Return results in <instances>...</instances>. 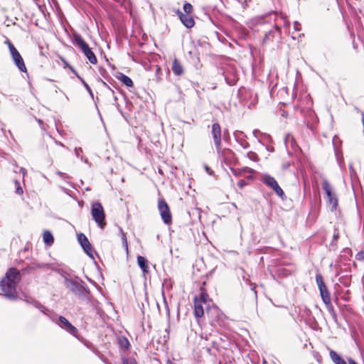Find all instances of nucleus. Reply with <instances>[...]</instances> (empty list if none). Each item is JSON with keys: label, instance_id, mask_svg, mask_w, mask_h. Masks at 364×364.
I'll return each instance as SVG.
<instances>
[{"label": "nucleus", "instance_id": "f257e3e1", "mask_svg": "<svg viewBox=\"0 0 364 364\" xmlns=\"http://www.w3.org/2000/svg\"><path fill=\"white\" fill-rule=\"evenodd\" d=\"M20 279V272L16 268L8 269L0 281V291L7 299L15 300L18 297L16 285Z\"/></svg>", "mask_w": 364, "mask_h": 364}, {"label": "nucleus", "instance_id": "f03ea898", "mask_svg": "<svg viewBox=\"0 0 364 364\" xmlns=\"http://www.w3.org/2000/svg\"><path fill=\"white\" fill-rule=\"evenodd\" d=\"M204 285H205V282L203 283V286L200 288V294L198 296H196L193 299V314L198 318L203 317L204 315L203 305L207 304L208 301H211L206 289L203 287Z\"/></svg>", "mask_w": 364, "mask_h": 364}, {"label": "nucleus", "instance_id": "7ed1b4c3", "mask_svg": "<svg viewBox=\"0 0 364 364\" xmlns=\"http://www.w3.org/2000/svg\"><path fill=\"white\" fill-rule=\"evenodd\" d=\"M73 40L74 43L83 53L88 61L92 65H96L97 63V58L83 38L78 33H74L73 35Z\"/></svg>", "mask_w": 364, "mask_h": 364}, {"label": "nucleus", "instance_id": "20e7f679", "mask_svg": "<svg viewBox=\"0 0 364 364\" xmlns=\"http://www.w3.org/2000/svg\"><path fill=\"white\" fill-rule=\"evenodd\" d=\"M91 215L92 219L101 228L104 229L107 225L105 213L102 205L100 202H95L91 206Z\"/></svg>", "mask_w": 364, "mask_h": 364}, {"label": "nucleus", "instance_id": "39448f33", "mask_svg": "<svg viewBox=\"0 0 364 364\" xmlns=\"http://www.w3.org/2000/svg\"><path fill=\"white\" fill-rule=\"evenodd\" d=\"M4 43L8 46L11 55L12 57L13 60L14 61L15 65L21 71L26 73L27 71L26 66L24 63L22 56L21 55L18 50L15 48L13 43L8 38H6Z\"/></svg>", "mask_w": 364, "mask_h": 364}, {"label": "nucleus", "instance_id": "423d86ee", "mask_svg": "<svg viewBox=\"0 0 364 364\" xmlns=\"http://www.w3.org/2000/svg\"><path fill=\"white\" fill-rule=\"evenodd\" d=\"M158 209L163 222L166 225H170L173 220L172 214L170 210V207L164 198H159Z\"/></svg>", "mask_w": 364, "mask_h": 364}, {"label": "nucleus", "instance_id": "0eeeda50", "mask_svg": "<svg viewBox=\"0 0 364 364\" xmlns=\"http://www.w3.org/2000/svg\"><path fill=\"white\" fill-rule=\"evenodd\" d=\"M211 134L213 138L215 148L218 153L221 150V127L219 123L216 122L212 125Z\"/></svg>", "mask_w": 364, "mask_h": 364}, {"label": "nucleus", "instance_id": "6e6552de", "mask_svg": "<svg viewBox=\"0 0 364 364\" xmlns=\"http://www.w3.org/2000/svg\"><path fill=\"white\" fill-rule=\"evenodd\" d=\"M322 187L328 197L331 210H336L338 204V200L335 195L332 193L331 187L327 181H323Z\"/></svg>", "mask_w": 364, "mask_h": 364}, {"label": "nucleus", "instance_id": "1a4fd4ad", "mask_svg": "<svg viewBox=\"0 0 364 364\" xmlns=\"http://www.w3.org/2000/svg\"><path fill=\"white\" fill-rule=\"evenodd\" d=\"M181 23L187 28H191L195 26V21L192 14H183L180 10L176 12Z\"/></svg>", "mask_w": 364, "mask_h": 364}, {"label": "nucleus", "instance_id": "9d476101", "mask_svg": "<svg viewBox=\"0 0 364 364\" xmlns=\"http://www.w3.org/2000/svg\"><path fill=\"white\" fill-rule=\"evenodd\" d=\"M77 240L83 248L84 251L89 256H92V248L87 237L83 233L77 234Z\"/></svg>", "mask_w": 364, "mask_h": 364}, {"label": "nucleus", "instance_id": "9b49d317", "mask_svg": "<svg viewBox=\"0 0 364 364\" xmlns=\"http://www.w3.org/2000/svg\"><path fill=\"white\" fill-rule=\"evenodd\" d=\"M59 321L61 323V327L68 331L70 333L73 335H75L77 333V329L73 326L68 320L63 316L59 317Z\"/></svg>", "mask_w": 364, "mask_h": 364}, {"label": "nucleus", "instance_id": "f8f14e48", "mask_svg": "<svg viewBox=\"0 0 364 364\" xmlns=\"http://www.w3.org/2000/svg\"><path fill=\"white\" fill-rule=\"evenodd\" d=\"M171 70L176 76H181L184 73L183 64L177 58L173 60Z\"/></svg>", "mask_w": 364, "mask_h": 364}, {"label": "nucleus", "instance_id": "ddd939ff", "mask_svg": "<svg viewBox=\"0 0 364 364\" xmlns=\"http://www.w3.org/2000/svg\"><path fill=\"white\" fill-rule=\"evenodd\" d=\"M137 264L141 269L144 274H146L149 272L148 261L145 257L140 255L138 256Z\"/></svg>", "mask_w": 364, "mask_h": 364}, {"label": "nucleus", "instance_id": "4468645a", "mask_svg": "<svg viewBox=\"0 0 364 364\" xmlns=\"http://www.w3.org/2000/svg\"><path fill=\"white\" fill-rule=\"evenodd\" d=\"M117 78L127 87H132L134 85L132 80L129 76L123 73H120L119 76H118Z\"/></svg>", "mask_w": 364, "mask_h": 364}, {"label": "nucleus", "instance_id": "2eb2a0df", "mask_svg": "<svg viewBox=\"0 0 364 364\" xmlns=\"http://www.w3.org/2000/svg\"><path fill=\"white\" fill-rule=\"evenodd\" d=\"M320 294L322 298V300L326 304H328L331 303V297L330 294L327 289V287L322 288L321 289H319Z\"/></svg>", "mask_w": 364, "mask_h": 364}, {"label": "nucleus", "instance_id": "dca6fc26", "mask_svg": "<svg viewBox=\"0 0 364 364\" xmlns=\"http://www.w3.org/2000/svg\"><path fill=\"white\" fill-rule=\"evenodd\" d=\"M330 357L335 364H347L334 350L330 351Z\"/></svg>", "mask_w": 364, "mask_h": 364}, {"label": "nucleus", "instance_id": "f3484780", "mask_svg": "<svg viewBox=\"0 0 364 364\" xmlns=\"http://www.w3.org/2000/svg\"><path fill=\"white\" fill-rule=\"evenodd\" d=\"M43 237L44 242L48 245H51L54 242V238L52 233L48 230L44 231Z\"/></svg>", "mask_w": 364, "mask_h": 364}, {"label": "nucleus", "instance_id": "a211bd4d", "mask_svg": "<svg viewBox=\"0 0 364 364\" xmlns=\"http://www.w3.org/2000/svg\"><path fill=\"white\" fill-rule=\"evenodd\" d=\"M264 182L273 190L278 186L276 180L269 176H265L264 178Z\"/></svg>", "mask_w": 364, "mask_h": 364}, {"label": "nucleus", "instance_id": "6ab92c4d", "mask_svg": "<svg viewBox=\"0 0 364 364\" xmlns=\"http://www.w3.org/2000/svg\"><path fill=\"white\" fill-rule=\"evenodd\" d=\"M119 343L120 347L125 350H127L130 346L129 341L124 337L119 339Z\"/></svg>", "mask_w": 364, "mask_h": 364}, {"label": "nucleus", "instance_id": "aec40b11", "mask_svg": "<svg viewBox=\"0 0 364 364\" xmlns=\"http://www.w3.org/2000/svg\"><path fill=\"white\" fill-rule=\"evenodd\" d=\"M183 14H192L193 13V7L190 3H185L183 6Z\"/></svg>", "mask_w": 364, "mask_h": 364}, {"label": "nucleus", "instance_id": "412c9836", "mask_svg": "<svg viewBox=\"0 0 364 364\" xmlns=\"http://www.w3.org/2000/svg\"><path fill=\"white\" fill-rule=\"evenodd\" d=\"M316 283L318 284V287L319 289H321L322 288L326 287V285L324 284L323 277H322V276L321 274H317L316 276Z\"/></svg>", "mask_w": 364, "mask_h": 364}, {"label": "nucleus", "instance_id": "4be33fe9", "mask_svg": "<svg viewBox=\"0 0 364 364\" xmlns=\"http://www.w3.org/2000/svg\"><path fill=\"white\" fill-rule=\"evenodd\" d=\"M249 178H250V176H247V179H240L237 181V186L240 188H242L245 186H247L249 184V183H248Z\"/></svg>", "mask_w": 364, "mask_h": 364}, {"label": "nucleus", "instance_id": "5701e85b", "mask_svg": "<svg viewBox=\"0 0 364 364\" xmlns=\"http://www.w3.org/2000/svg\"><path fill=\"white\" fill-rule=\"evenodd\" d=\"M60 58L64 64V68H68L73 73H76L75 70L68 63V61L64 58L60 57Z\"/></svg>", "mask_w": 364, "mask_h": 364}, {"label": "nucleus", "instance_id": "b1692460", "mask_svg": "<svg viewBox=\"0 0 364 364\" xmlns=\"http://www.w3.org/2000/svg\"><path fill=\"white\" fill-rule=\"evenodd\" d=\"M274 191L281 198H282L284 196V191L279 187V185L276 188H274Z\"/></svg>", "mask_w": 364, "mask_h": 364}, {"label": "nucleus", "instance_id": "393cba45", "mask_svg": "<svg viewBox=\"0 0 364 364\" xmlns=\"http://www.w3.org/2000/svg\"><path fill=\"white\" fill-rule=\"evenodd\" d=\"M122 364H137V363L134 358H132V359L123 358Z\"/></svg>", "mask_w": 364, "mask_h": 364}, {"label": "nucleus", "instance_id": "a878e982", "mask_svg": "<svg viewBox=\"0 0 364 364\" xmlns=\"http://www.w3.org/2000/svg\"><path fill=\"white\" fill-rule=\"evenodd\" d=\"M15 184L16 186V193L18 194V195H22L23 191V188L20 186V183L19 182H18L17 181H15Z\"/></svg>", "mask_w": 364, "mask_h": 364}, {"label": "nucleus", "instance_id": "bb28decb", "mask_svg": "<svg viewBox=\"0 0 364 364\" xmlns=\"http://www.w3.org/2000/svg\"><path fill=\"white\" fill-rule=\"evenodd\" d=\"M239 141L243 149H247L249 146V143L246 139H240Z\"/></svg>", "mask_w": 364, "mask_h": 364}, {"label": "nucleus", "instance_id": "cd10ccee", "mask_svg": "<svg viewBox=\"0 0 364 364\" xmlns=\"http://www.w3.org/2000/svg\"><path fill=\"white\" fill-rule=\"evenodd\" d=\"M122 241L124 246L125 247V249L127 252H128V243H127V239L125 233H122Z\"/></svg>", "mask_w": 364, "mask_h": 364}, {"label": "nucleus", "instance_id": "c85d7f7f", "mask_svg": "<svg viewBox=\"0 0 364 364\" xmlns=\"http://www.w3.org/2000/svg\"><path fill=\"white\" fill-rule=\"evenodd\" d=\"M214 310L217 313L219 311V309L217 306H213V308L206 307V312L208 314L211 310Z\"/></svg>", "mask_w": 364, "mask_h": 364}, {"label": "nucleus", "instance_id": "c756f323", "mask_svg": "<svg viewBox=\"0 0 364 364\" xmlns=\"http://www.w3.org/2000/svg\"><path fill=\"white\" fill-rule=\"evenodd\" d=\"M356 258L358 259H364V253L362 252H358L356 255Z\"/></svg>", "mask_w": 364, "mask_h": 364}, {"label": "nucleus", "instance_id": "7c9ffc66", "mask_svg": "<svg viewBox=\"0 0 364 364\" xmlns=\"http://www.w3.org/2000/svg\"><path fill=\"white\" fill-rule=\"evenodd\" d=\"M82 83L89 93L92 94V90L90 86L84 80H82Z\"/></svg>", "mask_w": 364, "mask_h": 364}, {"label": "nucleus", "instance_id": "2f4dec72", "mask_svg": "<svg viewBox=\"0 0 364 364\" xmlns=\"http://www.w3.org/2000/svg\"><path fill=\"white\" fill-rule=\"evenodd\" d=\"M294 28L296 31H299L301 29V25L298 22H295L294 25Z\"/></svg>", "mask_w": 364, "mask_h": 364}, {"label": "nucleus", "instance_id": "473e14b6", "mask_svg": "<svg viewBox=\"0 0 364 364\" xmlns=\"http://www.w3.org/2000/svg\"><path fill=\"white\" fill-rule=\"evenodd\" d=\"M251 159H252V161H258L257 155L255 153H253V152H252Z\"/></svg>", "mask_w": 364, "mask_h": 364}, {"label": "nucleus", "instance_id": "72a5a7b5", "mask_svg": "<svg viewBox=\"0 0 364 364\" xmlns=\"http://www.w3.org/2000/svg\"><path fill=\"white\" fill-rule=\"evenodd\" d=\"M348 364H357L355 360H353L352 358L348 359Z\"/></svg>", "mask_w": 364, "mask_h": 364}, {"label": "nucleus", "instance_id": "f704fd0d", "mask_svg": "<svg viewBox=\"0 0 364 364\" xmlns=\"http://www.w3.org/2000/svg\"><path fill=\"white\" fill-rule=\"evenodd\" d=\"M223 153H224V154L228 153V154H232V151H231L230 149H227V150H224V151H223Z\"/></svg>", "mask_w": 364, "mask_h": 364}, {"label": "nucleus", "instance_id": "c9c22d12", "mask_svg": "<svg viewBox=\"0 0 364 364\" xmlns=\"http://www.w3.org/2000/svg\"><path fill=\"white\" fill-rule=\"evenodd\" d=\"M166 364H175V363H173L171 360L168 359L166 361Z\"/></svg>", "mask_w": 364, "mask_h": 364}, {"label": "nucleus", "instance_id": "e433bc0d", "mask_svg": "<svg viewBox=\"0 0 364 364\" xmlns=\"http://www.w3.org/2000/svg\"><path fill=\"white\" fill-rule=\"evenodd\" d=\"M205 170L207 171V172H208V173H210V168L208 166H205Z\"/></svg>", "mask_w": 364, "mask_h": 364}, {"label": "nucleus", "instance_id": "4c0bfd02", "mask_svg": "<svg viewBox=\"0 0 364 364\" xmlns=\"http://www.w3.org/2000/svg\"><path fill=\"white\" fill-rule=\"evenodd\" d=\"M114 1H116V2H118V3H123V1L124 0H114Z\"/></svg>", "mask_w": 364, "mask_h": 364}, {"label": "nucleus", "instance_id": "58836bf2", "mask_svg": "<svg viewBox=\"0 0 364 364\" xmlns=\"http://www.w3.org/2000/svg\"><path fill=\"white\" fill-rule=\"evenodd\" d=\"M247 155L248 156H250V152H247Z\"/></svg>", "mask_w": 364, "mask_h": 364}]
</instances>
